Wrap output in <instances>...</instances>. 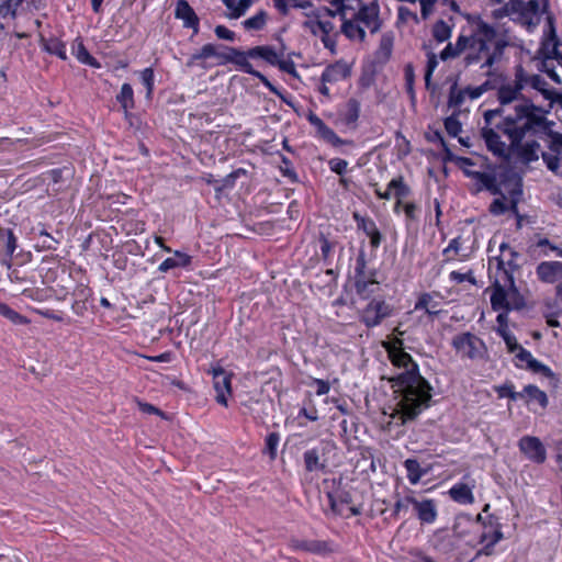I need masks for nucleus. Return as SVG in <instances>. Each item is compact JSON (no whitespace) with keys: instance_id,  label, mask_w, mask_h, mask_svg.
<instances>
[{"instance_id":"nucleus-1","label":"nucleus","mask_w":562,"mask_h":562,"mask_svg":"<svg viewBox=\"0 0 562 562\" xmlns=\"http://www.w3.org/2000/svg\"><path fill=\"white\" fill-rule=\"evenodd\" d=\"M526 75L521 66L515 72L513 83L497 89L499 106L486 110L481 136L486 148L495 157L509 161L515 157L528 165L539 159L540 145L536 139L525 143V137H542L551 132V123L541 108L522 95Z\"/></svg>"},{"instance_id":"nucleus-2","label":"nucleus","mask_w":562,"mask_h":562,"mask_svg":"<svg viewBox=\"0 0 562 562\" xmlns=\"http://www.w3.org/2000/svg\"><path fill=\"white\" fill-rule=\"evenodd\" d=\"M387 358L395 368L404 369L403 372L390 378L397 400L396 412L404 424L407 420H414L430 407L432 386L420 374L419 366L405 349L391 352Z\"/></svg>"},{"instance_id":"nucleus-3","label":"nucleus","mask_w":562,"mask_h":562,"mask_svg":"<svg viewBox=\"0 0 562 562\" xmlns=\"http://www.w3.org/2000/svg\"><path fill=\"white\" fill-rule=\"evenodd\" d=\"M285 45L281 43L280 48L276 49L270 45H258L247 50H241L237 47L231 48L228 60L235 65L239 71L257 78L270 92L283 99L280 90L260 71L256 70L249 59L260 58L268 65L278 67L280 71L297 77V71L294 61L284 57Z\"/></svg>"},{"instance_id":"nucleus-4","label":"nucleus","mask_w":562,"mask_h":562,"mask_svg":"<svg viewBox=\"0 0 562 562\" xmlns=\"http://www.w3.org/2000/svg\"><path fill=\"white\" fill-rule=\"evenodd\" d=\"M471 27V50L464 57L465 65H475L483 60L481 69H491L497 64L504 54L506 42L497 40L496 29L485 22L480 14H464Z\"/></svg>"},{"instance_id":"nucleus-5","label":"nucleus","mask_w":562,"mask_h":562,"mask_svg":"<svg viewBox=\"0 0 562 562\" xmlns=\"http://www.w3.org/2000/svg\"><path fill=\"white\" fill-rule=\"evenodd\" d=\"M499 254L488 258V278L491 285L485 290L490 292V302L492 310H496L505 305V290L517 294L519 291L515 283L514 273L519 269L517 262L520 257L508 243L503 241L499 247Z\"/></svg>"},{"instance_id":"nucleus-6","label":"nucleus","mask_w":562,"mask_h":562,"mask_svg":"<svg viewBox=\"0 0 562 562\" xmlns=\"http://www.w3.org/2000/svg\"><path fill=\"white\" fill-rule=\"evenodd\" d=\"M451 347L462 360L483 361L488 357L485 341L471 331H462L451 339Z\"/></svg>"},{"instance_id":"nucleus-7","label":"nucleus","mask_w":562,"mask_h":562,"mask_svg":"<svg viewBox=\"0 0 562 562\" xmlns=\"http://www.w3.org/2000/svg\"><path fill=\"white\" fill-rule=\"evenodd\" d=\"M376 270L368 267L367 255L360 250L356 257L353 286L362 300H368L374 293L373 286L379 285Z\"/></svg>"},{"instance_id":"nucleus-8","label":"nucleus","mask_w":562,"mask_h":562,"mask_svg":"<svg viewBox=\"0 0 562 562\" xmlns=\"http://www.w3.org/2000/svg\"><path fill=\"white\" fill-rule=\"evenodd\" d=\"M368 300V303L359 311L358 317L367 328H374L392 316L394 307L381 295L370 296Z\"/></svg>"},{"instance_id":"nucleus-9","label":"nucleus","mask_w":562,"mask_h":562,"mask_svg":"<svg viewBox=\"0 0 562 562\" xmlns=\"http://www.w3.org/2000/svg\"><path fill=\"white\" fill-rule=\"evenodd\" d=\"M512 11L517 14L521 25L527 29L537 26L540 22L541 15L549 7L548 0H509Z\"/></svg>"},{"instance_id":"nucleus-10","label":"nucleus","mask_w":562,"mask_h":562,"mask_svg":"<svg viewBox=\"0 0 562 562\" xmlns=\"http://www.w3.org/2000/svg\"><path fill=\"white\" fill-rule=\"evenodd\" d=\"M374 194L379 200L389 201L392 198L395 199L393 212L398 214L401 206L412 195V188L405 181L402 175H398L390 180L384 191L381 190L378 183L373 184Z\"/></svg>"},{"instance_id":"nucleus-11","label":"nucleus","mask_w":562,"mask_h":562,"mask_svg":"<svg viewBox=\"0 0 562 562\" xmlns=\"http://www.w3.org/2000/svg\"><path fill=\"white\" fill-rule=\"evenodd\" d=\"M85 279H87L85 277ZM93 290L89 281L80 280L71 291L70 310L77 317L85 318L90 310H93Z\"/></svg>"},{"instance_id":"nucleus-12","label":"nucleus","mask_w":562,"mask_h":562,"mask_svg":"<svg viewBox=\"0 0 562 562\" xmlns=\"http://www.w3.org/2000/svg\"><path fill=\"white\" fill-rule=\"evenodd\" d=\"M304 26L313 34L321 35V41L326 49L336 53L338 33L335 32V24L330 20L310 19Z\"/></svg>"},{"instance_id":"nucleus-13","label":"nucleus","mask_w":562,"mask_h":562,"mask_svg":"<svg viewBox=\"0 0 562 562\" xmlns=\"http://www.w3.org/2000/svg\"><path fill=\"white\" fill-rule=\"evenodd\" d=\"M213 379V387L216 392L215 400L218 404L227 407L228 396L232 395L233 373L227 372L220 363L212 366L207 371Z\"/></svg>"},{"instance_id":"nucleus-14","label":"nucleus","mask_w":562,"mask_h":562,"mask_svg":"<svg viewBox=\"0 0 562 562\" xmlns=\"http://www.w3.org/2000/svg\"><path fill=\"white\" fill-rule=\"evenodd\" d=\"M505 305L503 307L494 310L495 312H499L496 316V334L503 335L510 333L508 326V313L510 311H519L522 310L526 305L524 296L517 291V294L512 293L509 290H505Z\"/></svg>"},{"instance_id":"nucleus-15","label":"nucleus","mask_w":562,"mask_h":562,"mask_svg":"<svg viewBox=\"0 0 562 562\" xmlns=\"http://www.w3.org/2000/svg\"><path fill=\"white\" fill-rule=\"evenodd\" d=\"M562 43L559 40L552 24L549 26L544 38L541 42L539 53L542 56L541 65L547 66L550 61H555L562 68Z\"/></svg>"},{"instance_id":"nucleus-16","label":"nucleus","mask_w":562,"mask_h":562,"mask_svg":"<svg viewBox=\"0 0 562 562\" xmlns=\"http://www.w3.org/2000/svg\"><path fill=\"white\" fill-rule=\"evenodd\" d=\"M225 48V53H220L217 52L216 45L211 43L205 44L188 58L187 66L190 68L194 66L206 68L205 60L209 58H217L220 65L231 64L227 58L231 55L232 47Z\"/></svg>"},{"instance_id":"nucleus-17","label":"nucleus","mask_w":562,"mask_h":562,"mask_svg":"<svg viewBox=\"0 0 562 562\" xmlns=\"http://www.w3.org/2000/svg\"><path fill=\"white\" fill-rule=\"evenodd\" d=\"M225 48V53H220L217 52L216 45L211 43L205 44L188 58L187 66L190 68L194 66L206 68L205 60L209 58H217L220 65L231 64L227 58L231 55L232 47Z\"/></svg>"},{"instance_id":"nucleus-18","label":"nucleus","mask_w":562,"mask_h":562,"mask_svg":"<svg viewBox=\"0 0 562 562\" xmlns=\"http://www.w3.org/2000/svg\"><path fill=\"white\" fill-rule=\"evenodd\" d=\"M406 502L411 503L415 515L422 525H432L437 520L438 507L435 499H418L414 495H406Z\"/></svg>"},{"instance_id":"nucleus-19","label":"nucleus","mask_w":562,"mask_h":562,"mask_svg":"<svg viewBox=\"0 0 562 562\" xmlns=\"http://www.w3.org/2000/svg\"><path fill=\"white\" fill-rule=\"evenodd\" d=\"M518 448L526 459L536 464H543L547 460V449L536 436H522L518 441Z\"/></svg>"},{"instance_id":"nucleus-20","label":"nucleus","mask_w":562,"mask_h":562,"mask_svg":"<svg viewBox=\"0 0 562 562\" xmlns=\"http://www.w3.org/2000/svg\"><path fill=\"white\" fill-rule=\"evenodd\" d=\"M352 218L356 223L357 229L361 231L369 238L371 249L376 250L384 238L375 221L368 215L360 214L359 212H353Z\"/></svg>"},{"instance_id":"nucleus-21","label":"nucleus","mask_w":562,"mask_h":562,"mask_svg":"<svg viewBox=\"0 0 562 562\" xmlns=\"http://www.w3.org/2000/svg\"><path fill=\"white\" fill-rule=\"evenodd\" d=\"M519 400L532 412H536V407L546 409L549 405L547 393L535 384L525 385L519 392Z\"/></svg>"},{"instance_id":"nucleus-22","label":"nucleus","mask_w":562,"mask_h":562,"mask_svg":"<svg viewBox=\"0 0 562 562\" xmlns=\"http://www.w3.org/2000/svg\"><path fill=\"white\" fill-rule=\"evenodd\" d=\"M175 18L182 21L184 29H191L193 35L200 31V19L187 0H178L175 8Z\"/></svg>"},{"instance_id":"nucleus-23","label":"nucleus","mask_w":562,"mask_h":562,"mask_svg":"<svg viewBox=\"0 0 562 562\" xmlns=\"http://www.w3.org/2000/svg\"><path fill=\"white\" fill-rule=\"evenodd\" d=\"M537 279L547 284L562 280V261H542L536 267Z\"/></svg>"},{"instance_id":"nucleus-24","label":"nucleus","mask_w":562,"mask_h":562,"mask_svg":"<svg viewBox=\"0 0 562 562\" xmlns=\"http://www.w3.org/2000/svg\"><path fill=\"white\" fill-rule=\"evenodd\" d=\"M379 14L380 11L376 4H362L355 14V20L363 23L373 34L376 33L382 25Z\"/></svg>"},{"instance_id":"nucleus-25","label":"nucleus","mask_w":562,"mask_h":562,"mask_svg":"<svg viewBox=\"0 0 562 562\" xmlns=\"http://www.w3.org/2000/svg\"><path fill=\"white\" fill-rule=\"evenodd\" d=\"M288 547L294 552H308L314 554H324L329 551L328 542L323 540H307L291 538Z\"/></svg>"},{"instance_id":"nucleus-26","label":"nucleus","mask_w":562,"mask_h":562,"mask_svg":"<svg viewBox=\"0 0 562 562\" xmlns=\"http://www.w3.org/2000/svg\"><path fill=\"white\" fill-rule=\"evenodd\" d=\"M351 75L350 67L344 60H337L325 67L322 72L321 81L337 83L347 79Z\"/></svg>"},{"instance_id":"nucleus-27","label":"nucleus","mask_w":562,"mask_h":562,"mask_svg":"<svg viewBox=\"0 0 562 562\" xmlns=\"http://www.w3.org/2000/svg\"><path fill=\"white\" fill-rule=\"evenodd\" d=\"M38 43L43 52L56 56L61 60H67L66 43L56 36L46 37L43 34L38 35Z\"/></svg>"},{"instance_id":"nucleus-28","label":"nucleus","mask_w":562,"mask_h":562,"mask_svg":"<svg viewBox=\"0 0 562 562\" xmlns=\"http://www.w3.org/2000/svg\"><path fill=\"white\" fill-rule=\"evenodd\" d=\"M436 297H441L439 292H424L419 294L414 310L424 311L429 316H438L441 311L439 310L440 302Z\"/></svg>"},{"instance_id":"nucleus-29","label":"nucleus","mask_w":562,"mask_h":562,"mask_svg":"<svg viewBox=\"0 0 562 562\" xmlns=\"http://www.w3.org/2000/svg\"><path fill=\"white\" fill-rule=\"evenodd\" d=\"M324 451L314 447L303 453L304 467L307 472H326V460H322Z\"/></svg>"},{"instance_id":"nucleus-30","label":"nucleus","mask_w":562,"mask_h":562,"mask_svg":"<svg viewBox=\"0 0 562 562\" xmlns=\"http://www.w3.org/2000/svg\"><path fill=\"white\" fill-rule=\"evenodd\" d=\"M175 257L166 258L157 268L161 273H166L171 269L183 268L188 269L192 263V257L187 252L180 250H172Z\"/></svg>"},{"instance_id":"nucleus-31","label":"nucleus","mask_w":562,"mask_h":562,"mask_svg":"<svg viewBox=\"0 0 562 562\" xmlns=\"http://www.w3.org/2000/svg\"><path fill=\"white\" fill-rule=\"evenodd\" d=\"M71 50L80 64L95 69L101 68V63L89 53L81 36L75 38Z\"/></svg>"},{"instance_id":"nucleus-32","label":"nucleus","mask_w":562,"mask_h":562,"mask_svg":"<svg viewBox=\"0 0 562 562\" xmlns=\"http://www.w3.org/2000/svg\"><path fill=\"white\" fill-rule=\"evenodd\" d=\"M448 494L453 502L460 505H472L475 502L472 487L462 482L453 484Z\"/></svg>"},{"instance_id":"nucleus-33","label":"nucleus","mask_w":562,"mask_h":562,"mask_svg":"<svg viewBox=\"0 0 562 562\" xmlns=\"http://www.w3.org/2000/svg\"><path fill=\"white\" fill-rule=\"evenodd\" d=\"M467 177L476 181L479 189H485L494 194L499 192L495 175L484 171H467Z\"/></svg>"},{"instance_id":"nucleus-34","label":"nucleus","mask_w":562,"mask_h":562,"mask_svg":"<svg viewBox=\"0 0 562 562\" xmlns=\"http://www.w3.org/2000/svg\"><path fill=\"white\" fill-rule=\"evenodd\" d=\"M59 261L53 256H45L42 260L40 273L44 284L54 283L57 280Z\"/></svg>"},{"instance_id":"nucleus-35","label":"nucleus","mask_w":562,"mask_h":562,"mask_svg":"<svg viewBox=\"0 0 562 562\" xmlns=\"http://www.w3.org/2000/svg\"><path fill=\"white\" fill-rule=\"evenodd\" d=\"M0 241L3 244L4 258L2 262L11 267V259L13 254L18 247V239L12 229H1L0 231Z\"/></svg>"},{"instance_id":"nucleus-36","label":"nucleus","mask_w":562,"mask_h":562,"mask_svg":"<svg viewBox=\"0 0 562 562\" xmlns=\"http://www.w3.org/2000/svg\"><path fill=\"white\" fill-rule=\"evenodd\" d=\"M319 254L323 263L330 267L334 263L335 250L338 245L336 240L329 239L324 234L318 237Z\"/></svg>"},{"instance_id":"nucleus-37","label":"nucleus","mask_w":562,"mask_h":562,"mask_svg":"<svg viewBox=\"0 0 562 562\" xmlns=\"http://www.w3.org/2000/svg\"><path fill=\"white\" fill-rule=\"evenodd\" d=\"M116 102L120 104L125 115L135 108L134 90L128 82L121 86L120 92L115 97Z\"/></svg>"},{"instance_id":"nucleus-38","label":"nucleus","mask_w":562,"mask_h":562,"mask_svg":"<svg viewBox=\"0 0 562 562\" xmlns=\"http://www.w3.org/2000/svg\"><path fill=\"white\" fill-rule=\"evenodd\" d=\"M453 27H454V22L451 16L449 18V22L440 19L432 25V29H431L432 37L438 43H443L451 37Z\"/></svg>"},{"instance_id":"nucleus-39","label":"nucleus","mask_w":562,"mask_h":562,"mask_svg":"<svg viewBox=\"0 0 562 562\" xmlns=\"http://www.w3.org/2000/svg\"><path fill=\"white\" fill-rule=\"evenodd\" d=\"M360 115V102L350 98L345 105V109L341 113L342 122L347 126H355Z\"/></svg>"},{"instance_id":"nucleus-40","label":"nucleus","mask_w":562,"mask_h":562,"mask_svg":"<svg viewBox=\"0 0 562 562\" xmlns=\"http://www.w3.org/2000/svg\"><path fill=\"white\" fill-rule=\"evenodd\" d=\"M341 33L349 40H358L363 42L366 40V31L359 25V21L345 19L341 25Z\"/></svg>"},{"instance_id":"nucleus-41","label":"nucleus","mask_w":562,"mask_h":562,"mask_svg":"<svg viewBox=\"0 0 562 562\" xmlns=\"http://www.w3.org/2000/svg\"><path fill=\"white\" fill-rule=\"evenodd\" d=\"M404 468L407 472V480L411 484L416 485L425 475L426 470H423L417 459H406Z\"/></svg>"},{"instance_id":"nucleus-42","label":"nucleus","mask_w":562,"mask_h":562,"mask_svg":"<svg viewBox=\"0 0 562 562\" xmlns=\"http://www.w3.org/2000/svg\"><path fill=\"white\" fill-rule=\"evenodd\" d=\"M139 80L146 90V99L148 101L153 100L154 91H155V70L153 67H146L138 72Z\"/></svg>"},{"instance_id":"nucleus-43","label":"nucleus","mask_w":562,"mask_h":562,"mask_svg":"<svg viewBox=\"0 0 562 562\" xmlns=\"http://www.w3.org/2000/svg\"><path fill=\"white\" fill-rule=\"evenodd\" d=\"M280 439L281 436L278 431H271L265 438L262 454L268 456L271 461L277 459Z\"/></svg>"},{"instance_id":"nucleus-44","label":"nucleus","mask_w":562,"mask_h":562,"mask_svg":"<svg viewBox=\"0 0 562 562\" xmlns=\"http://www.w3.org/2000/svg\"><path fill=\"white\" fill-rule=\"evenodd\" d=\"M268 20V13L265 10H259L255 15L246 19L243 26L247 31H261L265 29Z\"/></svg>"},{"instance_id":"nucleus-45","label":"nucleus","mask_w":562,"mask_h":562,"mask_svg":"<svg viewBox=\"0 0 562 562\" xmlns=\"http://www.w3.org/2000/svg\"><path fill=\"white\" fill-rule=\"evenodd\" d=\"M493 390L498 398H508L513 402L519 400V392L515 391V385L510 380L505 381L503 384L494 385Z\"/></svg>"},{"instance_id":"nucleus-46","label":"nucleus","mask_w":562,"mask_h":562,"mask_svg":"<svg viewBox=\"0 0 562 562\" xmlns=\"http://www.w3.org/2000/svg\"><path fill=\"white\" fill-rule=\"evenodd\" d=\"M0 315L5 317L13 324L25 325V324L30 323V321L26 316L20 314L19 312H16L11 306H9L7 303H3V302H0Z\"/></svg>"},{"instance_id":"nucleus-47","label":"nucleus","mask_w":562,"mask_h":562,"mask_svg":"<svg viewBox=\"0 0 562 562\" xmlns=\"http://www.w3.org/2000/svg\"><path fill=\"white\" fill-rule=\"evenodd\" d=\"M551 123V126L553 125L552 122ZM547 137H550L551 140H550V149L555 153L558 156H562V134L561 133H558V132H553L551 130V132L548 134V135H543L542 137H525L526 142L527 140H530V139H536L537 143L540 145L539 140L540 139H546Z\"/></svg>"},{"instance_id":"nucleus-48","label":"nucleus","mask_w":562,"mask_h":562,"mask_svg":"<svg viewBox=\"0 0 562 562\" xmlns=\"http://www.w3.org/2000/svg\"><path fill=\"white\" fill-rule=\"evenodd\" d=\"M24 0H4L0 3V19L14 20L18 15V8L22 5Z\"/></svg>"},{"instance_id":"nucleus-49","label":"nucleus","mask_w":562,"mask_h":562,"mask_svg":"<svg viewBox=\"0 0 562 562\" xmlns=\"http://www.w3.org/2000/svg\"><path fill=\"white\" fill-rule=\"evenodd\" d=\"M467 99L465 92H463V88H458V83L454 82L451 85L448 95V106L460 109Z\"/></svg>"},{"instance_id":"nucleus-50","label":"nucleus","mask_w":562,"mask_h":562,"mask_svg":"<svg viewBox=\"0 0 562 562\" xmlns=\"http://www.w3.org/2000/svg\"><path fill=\"white\" fill-rule=\"evenodd\" d=\"M516 367L517 368H524L526 370H529L533 373H539L548 379H551L553 378L554 373L553 371L551 370L550 367H548L547 364L542 363L541 361H539L538 359L533 358L530 363L528 366H524V364H519V363H516Z\"/></svg>"},{"instance_id":"nucleus-51","label":"nucleus","mask_w":562,"mask_h":562,"mask_svg":"<svg viewBox=\"0 0 562 562\" xmlns=\"http://www.w3.org/2000/svg\"><path fill=\"white\" fill-rule=\"evenodd\" d=\"M317 134L323 140L334 147H339L345 144L344 139H341L326 123L317 131Z\"/></svg>"},{"instance_id":"nucleus-52","label":"nucleus","mask_w":562,"mask_h":562,"mask_svg":"<svg viewBox=\"0 0 562 562\" xmlns=\"http://www.w3.org/2000/svg\"><path fill=\"white\" fill-rule=\"evenodd\" d=\"M281 165L279 166L280 173L286 178L291 183L299 182V176L293 167L292 161L284 155L280 154Z\"/></svg>"},{"instance_id":"nucleus-53","label":"nucleus","mask_w":562,"mask_h":562,"mask_svg":"<svg viewBox=\"0 0 562 562\" xmlns=\"http://www.w3.org/2000/svg\"><path fill=\"white\" fill-rule=\"evenodd\" d=\"M37 314L49 321L65 323L67 325L72 324L71 317L67 316L63 311H57L53 308H41L37 310Z\"/></svg>"},{"instance_id":"nucleus-54","label":"nucleus","mask_w":562,"mask_h":562,"mask_svg":"<svg viewBox=\"0 0 562 562\" xmlns=\"http://www.w3.org/2000/svg\"><path fill=\"white\" fill-rule=\"evenodd\" d=\"M504 538L502 526L497 524L496 529L492 532V542H481L483 547L479 550V555H491L494 552V547Z\"/></svg>"},{"instance_id":"nucleus-55","label":"nucleus","mask_w":562,"mask_h":562,"mask_svg":"<svg viewBox=\"0 0 562 562\" xmlns=\"http://www.w3.org/2000/svg\"><path fill=\"white\" fill-rule=\"evenodd\" d=\"M404 79H405V89L407 94L409 95L412 101H415V69L413 64L408 63L404 66Z\"/></svg>"},{"instance_id":"nucleus-56","label":"nucleus","mask_w":562,"mask_h":562,"mask_svg":"<svg viewBox=\"0 0 562 562\" xmlns=\"http://www.w3.org/2000/svg\"><path fill=\"white\" fill-rule=\"evenodd\" d=\"M438 65H439V61H438L437 55L432 52L427 53V63H426L425 76H424L425 87L427 90H429L431 87V78H432L434 71L436 70Z\"/></svg>"},{"instance_id":"nucleus-57","label":"nucleus","mask_w":562,"mask_h":562,"mask_svg":"<svg viewBox=\"0 0 562 562\" xmlns=\"http://www.w3.org/2000/svg\"><path fill=\"white\" fill-rule=\"evenodd\" d=\"M446 132L451 137H457L462 132V124L457 114H452L443 120Z\"/></svg>"},{"instance_id":"nucleus-58","label":"nucleus","mask_w":562,"mask_h":562,"mask_svg":"<svg viewBox=\"0 0 562 562\" xmlns=\"http://www.w3.org/2000/svg\"><path fill=\"white\" fill-rule=\"evenodd\" d=\"M491 89H492L491 81L486 80L480 86H476V87L468 86V87L463 88V92H465L467 98H469L471 100H476Z\"/></svg>"},{"instance_id":"nucleus-59","label":"nucleus","mask_w":562,"mask_h":562,"mask_svg":"<svg viewBox=\"0 0 562 562\" xmlns=\"http://www.w3.org/2000/svg\"><path fill=\"white\" fill-rule=\"evenodd\" d=\"M447 158L456 164V166L464 173L467 177V171H474L472 167L475 166V162L469 158L463 156H456L451 153Z\"/></svg>"},{"instance_id":"nucleus-60","label":"nucleus","mask_w":562,"mask_h":562,"mask_svg":"<svg viewBox=\"0 0 562 562\" xmlns=\"http://www.w3.org/2000/svg\"><path fill=\"white\" fill-rule=\"evenodd\" d=\"M382 347L386 351V355L400 351L405 349L404 348V339L398 336H391L389 335L385 340L382 341Z\"/></svg>"},{"instance_id":"nucleus-61","label":"nucleus","mask_w":562,"mask_h":562,"mask_svg":"<svg viewBox=\"0 0 562 562\" xmlns=\"http://www.w3.org/2000/svg\"><path fill=\"white\" fill-rule=\"evenodd\" d=\"M393 50V36L383 34L378 49V55H382L383 60H389Z\"/></svg>"},{"instance_id":"nucleus-62","label":"nucleus","mask_w":562,"mask_h":562,"mask_svg":"<svg viewBox=\"0 0 562 562\" xmlns=\"http://www.w3.org/2000/svg\"><path fill=\"white\" fill-rule=\"evenodd\" d=\"M526 83H530V86L539 91L543 98H546V94L551 90L548 88L547 81L540 75H532L530 77L526 76L525 85Z\"/></svg>"},{"instance_id":"nucleus-63","label":"nucleus","mask_w":562,"mask_h":562,"mask_svg":"<svg viewBox=\"0 0 562 562\" xmlns=\"http://www.w3.org/2000/svg\"><path fill=\"white\" fill-rule=\"evenodd\" d=\"M41 245H37L40 250H56L60 240L53 237L46 231L40 232Z\"/></svg>"},{"instance_id":"nucleus-64","label":"nucleus","mask_w":562,"mask_h":562,"mask_svg":"<svg viewBox=\"0 0 562 562\" xmlns=\"http://www.w3.org/2000/svg\"><path fill=\"white\" fill-rule=\"evenodd\" d=\"M123 231L126 235H137L145 231V222L139 220H132L130 222H125L122 225Z\"/></svg>"}]
</instances>
